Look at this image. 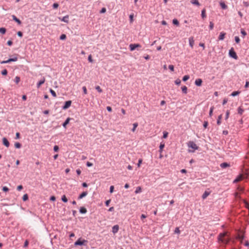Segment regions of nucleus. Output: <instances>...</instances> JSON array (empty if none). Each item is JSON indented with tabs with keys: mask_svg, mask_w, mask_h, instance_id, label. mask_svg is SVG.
<instances>
[{
	"mask_svg": "<svg viewBox=\"0 0 249 249\" xmlns=\"http://www.w3.org/2000/svg\"><path fill=\"white\" fill-rule=\"evenodd\" d=\"M79 212L81 213L85 214L87 213V209L85 207H81Z\"/></svg>",
	"mask_w": 249,
	"mask_h": 249,
	"instance_id": "obj_15",
	"label": "nucleus"
},
{
	"mask_svg": "<svg viewBox=\"0 0 249 249\" xmlns=\"http://www.w3.org/2000/svg\"><path fill=\"white\" fill-rule=\"evenodd\" d=\"M240 93V91H235L231 93V95L232 96H235L238 95Z\"/></svg>",
	"mask_w": 249,
	"mask_h": 249,
	"instance_id": "obj_26",
	"label": "nucleus"
},
{
	"mask_svg": "<svg viewBox=\"0 0 249 249\" xmlns=\"http://www.w3.org/2000/svg\"><path fill=\"white\" fill-rule=\"evenodd\" d=\"M168 68L172 71H174V66L173 65H169Z\"/></svg>",
	"mask_w": 249,
	"mask_h": 249,
	"instance_id": "obj_44",
	"label": "nucleus"
},
{
	"mask_svg": "<svg viewBox=\"0 0 249 249\" xmlns=\"http://www.w3.org/2000/svg\"><path fill=\"white\" fill-rule=\"evenodd\" d=\"M6 32V29L4 28H0V33L4 34Z\"/></svg>",
	"mask_w": 249,
	"mask_h": 249,
	"instance_id": "obj_36",
	"label": "nucleus"
},
{
	"mask_svg": "<svg viewBox=\"0 0 249 249\" xmlns=\"http://www.w3.org/2000/svg\"><path fill=\"white\" fill-rule=\"evenodd\" d=\"M190 78V76L189 75H186L185 76H183V78H182V80L183 81H186L187 80H188Z\"/></svg>",
	"mask_w": 249,
	"mask_h": 249,
	"instance_id": "obj_30",
	"label": "nucleus"
},
{
	"mask_svg": "<svg viewBox=\"0 0 249 249\" xmlns=\"http://www.w3.org/2000/svg\"><path fill=\"white\" fill-rule=\"evenodd\" d=\"M133 127L132 129V131L134 132L135 131L136 127L138 126V124L137 123H135L133 124Z\"/></svg>",
	"mask_w": 249,
	"mask_h": 249,
	"instance_id": "obj_28",
	"label": "nucleus"
},
{
	"mask_svg": "<svg viewBox=\"0 0 249 249\" xmlns=\"http://www.w3.org/2000/svg\"><path fill=\"white\" fill-rule=\"evenodd\" d=\"M2 190L4 191V192H7L9 191V189L6 187V186H4L2 188Z\"/></svg>",
	"mask_w": 249,
	"mask_h": 249,
	"instance_id": "obj_52",
	"label": "nucleus"
},
{
	"mask_svg": "<svg viewBox=\"0 0 249 249\" xmlns=\"http://www.w3.org/2000/svg\"><path fill=\"white\" fill-rule=\"evenodd\" d=\"M175 83L177 85H179L181 83V81L179 79H177L175 81Z\"/></svg>",
	"mask_w": 249,
	"mask_h": 249,
	"instance_id": "obj_38",
	"label": "nucleus"
},
{
	"mask_svg": "<svg viewBox=\"0 0 249 249\" xmlns=\"http://www.w3.org/2000/svg\"><path fill=\"white\" fill-rule=\"evenodd\" d=\"M17 60H18L17 57H15V58H10V59H9V61H10V62L16 61H17Z\"/></svg>",
	"mask_w": 249,
	"mask_h": 249,
	"instance_id": "obj_50",
	"label": "nucleus"
},
{
	"mask_svg": "<svg viewBox=\"0 0 249 249\" xmlns=\"http://www.w3.org/2000/svg\"><path fill=\"white\" fill-rule=\"evenodd\" d=\"M82 89H83L84 93L85 94H87V88L85 86L83 87Z\"/></svg>",
	"mask_w": 249,
	"mask_h": 249,
	"instance_id": "obj_48",
	"label": "nucleus"
},
{
	"mask_svg": "<svg viewBox=\"0 0 249 249\" xmlns=\"http://www.w3.org/2000/svg\"><path fill=\"white\" fill-rule=\"evenodd\" d=\"M175 232L176 233H180V230H179L178 228H176L175 230Z\"/></svg>",
	"mask_w": 249,
	"mask_h": 249,
	"instance_id": "obj_60",
	"label": "nucleus"
},
{
	"mask_svg": "<svg viewBox=\"0 0 249 249\" xmlns=\"http://www.w3.org/2000/svg\"><path fill=\"white\" fill-rule=\"evenodd\" d=\"M189 45L193 48L194 45V40L193 37H190L189 38Z\"/></svg>",
	"mask_w": 249,
	"mask_h": 249,
	"instance_id": "obj_11",
	"label": "nucleus"
},
{
	"mask_svg": "<svg viewBox=\"0 0 249 249\" xmlns=\"http://www.w3.org/2000/svg\"><path fill=\"white\" fill-rule=\"evenodd\" d=\"M21 146V145L20 143L19 142H16L15 143V147L16 148H20Z\"/></svg>",
	"mask_w": 249,
	"mask_h": 249,
	"instance_id": "obj_31",
	"label": "nucleus"
},
{
	"mask_svg": "<svg viewBox=\"0 0 249 249\" xmlns=\"http://www.w3.org/2000/svg\"><path fill=\"white\" fill-rule=\"evenodd\" d=\"M226 234L227 233L226 232L220 233L218 236V239H219V240L221 241L222 242L225 243L227 244L229 242V240H226L224 239H222L226 235Z\"/></svg>",
	"mask_w": 249,
	"mask_h": 249,
	"instance_id": "obj_4",
	"label": "nucleus"
},
{
	"mask_svg": "<svg viewBox=\"0 0 249 249\" xmlns=\"http://www.w3.org/2000/svg\"><path fill=\"white\" fill-rule=\"evenodd\" d=\"M229 54V55L230 57H231L235 59H237L238 58V56H237L236 53L234 51V49L233 48H231L230 50Z\"/></svg>",
	"mask_w": 249,
	"mask_h": 249,
	"instance_id": "obj_3",
	"label": "nucleus"
},
{
	"mask_svg": "<svg viewBox=\"0 0 249 249\" xmlns=\"http://www.w3.org/2000/svg\"><path fill=\"white\" fill-rule=\"evenodd\" d=\"M168 133L166 131H164L163 133V139H166L168 137Z\"/></svg>",
	"mask_w": 249,
	"mask_h": 249,
	"instance_id": "obj_33",
	"label": "nucleus"
},
{
	"mask_svg": "<svg viewBox=\"0 0 249 249\" xmlns=\"http://www.w3.org/2000/svg\"><path fill=\"white\" fill-rule=\"evenodd\" d=\"M95 89L100 93H101L103 91L102 89L99 86H96L95 87Z\"/></svg>",
	"mask_w": 249,
	"mask_h": 249,
	"instance_id": "obj_35",
	"label": "nucleus"
},
{
	"mask_svg": "<svg viewBox=\"0 0 249 249\" xmlns=\"http://www.w3.org/2000/svg\"><path fill=\"white\" fill-rule=\"evenodd\" d=\"M191 3H192L193 4H195L197 6L200 5V3L197 0H191Z\"/></svg>",
	"mask_w": 249,
	"mask_h": 249,
	"instance_id": "obj_19",
	"label": "nucleus"
},
{
	"mask_svg": "<svg viewBox=\"0 0 249 249\" xmlns=\"http://www.w3.org/2000/svg\"><path fill=\"white\" fill-rule=\"evenodd\" d=\"M142 159H139L138 161V163H137L138 167H140L142 162Z\"/></svg>",
	"mask_w": 249,
	"mask_h": 249,
	"instance_id": "obj_55",
	"label": "nucleus"
},
{
	"mask_svg": "<svg viewBox=\"0 0 249 249\" xmlns=\"http://www.w3.org/2000/svg\"><path fill=\"white\" fill-rule=\"evenodd\" d=\"M238 113L240 115H242L244 112V109L242 108L241 107H239L238 109Z\"/></svg>",
	"mask_w": 249,
	"mask_h": 249,
	"instance_id": "obj_20",
	"label": "nucleus"
},
{
	"mask_svg": "<svg viewBox=\"0 0 249 249\" xmlns=\"http://www.w3.org/2000/svg\"><path fill=\"white\" fill-rule=\"evenodd\" d=\"M113 191H114V186H111L110 187V189H109V192H110V193H113Z\"/></svg>",
	"mask_w": 249,
	"mask_h": 249,
	"instance_id": "obj_58",
	"label": "nucleus"
},
{
	"mask_svg": "<svg viewBox=\"0 0 249 249\" xmlns=\"http://www.w3.org/2000/svg\"><path fill=\"white\" fill-rule=\"evenodd\" d=\"M88 241L85 239L81 240V238L78 239L75 243L74 246H82L85 245V243H87Z\"/></svg>",
	"mask_w": 249,
	"mask_h": 249,
	"instance_id": "obj_2",
	"label": "nucleus"
},
{
	"mask_svg": "<svg viewBox=\"0 0 249 249\" xmlns=\"http://www.w3.org/2000/svg\"><path fill=\"white\" fill-rule=\"evenodd\" d=\"M244 203L246 207L249 210V203H248L246 200H244Z\"/></svg>",
	"mask_w": 249,
	"mask_h": 249,
	"instance_id": "obj_40",
	"label": "nucleus"
},
{
	"mask_svg": "<svg viewBox=\"0 0 249 249\" xmlns=\"http://www.w3.org/2000/svg\"><path fill=\"white\" fill-rule=\"evenodd\" d=\"M53 6L54 9H56L58 7V4L57 3H55L53 4Z\"/></svg>",
	"mask_w": 249,
	"mask_h": 249,
	"instance_id": "obj_62",
	"label": "nucleus"
},
{
	"mask_svg": "<svg viewBox=\"0 0 249 249\" xmlns=\"http://www.w3.org/2000/svg\"><path fill=\"white\" fill-rule=\"evenodd\" d=\"M230 166V164L227 162H223L220 164V167L222 168H225L227 167H229Z\"/></svg>",
	"mask_w": 249,
	"mask_h": 249,
	"instance_id": "obj_14",
	"label": "nucleus"
},
{
	"mask_svg": "<svg viewBox=\"0 0 249 249\" xmlns=\"http://www.w3.org/2000/svg\"><path fill=\"white\" fill-rule=\"evenodd\" d=\"M15 82L18 84L20 81V78L18 76H16L15 80Z\"/></svg>",
	"mask_w": 249,
	"mask_h": 249,
	"instance_id": "obj_43",
	"label": "nucleus"
},
{
	"mask_svg": "<svg viewBox=\"0 0 249 249\" xmlns=\"http://www.w3.org/2000/svg\"><path fill=\"white\" fill-rule=\"evenodd\" d=\"M243 179L242 175H239L236 179H235L233 181V183H236L240 180H241Z\"/></svg>",
	"mask_w": 249,
	"mask_h": 249,
	"instance_id": "obj_13",
	"label": "nucleus"
},
{
	"mask_svg": "<svg viewBox=\"0 0 249 249\" xmlns=\"http://www.w3.org/2000/svg\"><path fill=\"white\" fill-rule=\"evenodd\" d=\"M45 78H43L42 79L40 80L39 82L37 83V87L39 88L41 85H42L45 82Z\"/></svg>",
	"mask_w": 249,
	"mask_h": 249,
	"instance_id": "obj_16",
	"label": "nucleus"
},
{
	"mask_svg": "<svg viewBox=\"0 0 249 249\" xmlns=\"http://www.w3.org/2000/svg\"><path fill=\"white\" fill-rule=\"evenodd\" d=\"M1 74L3 75H6L7 74V71L6 69L3 70L1 71Z\"/></svg>",
	"mask_w": 249,
	"mask_h": 249,
	"instance_id": "obj_45",
	"label": "nucleus"
},
{
	"mask_svg": "<svg viewBox=\"0 0 249 249\" xmlns=\"http://www.w3.org/2000/svg\"><path fill=\"white\" fill-rule=\"evenodd\" d=\"M50 92H51V94H52V95L53 97H56V93H55V91L54 90H53V89H50Z\"/></svg>",
	"mask_w": 249,
	"mask_h": 249,
	"instance_id": "obj_46",
	"label": "nucleus"
},
{
	"mask_svg": "<svg viewBox=\"0 0 249 249\" xmlns=\"http://www.w3.org/2000/svg\"><path fill=\"white\" fill-rule=\"evenodd\" d=\"M240 39L238 36H235V41L236 43H239L240 42Z\"/></svg>",
	"mask_w": 249,
	"mask_h": 249,
	"instance_id": "obj_42",
	"label": "nucleus"
},
{
	"mask_svg": "<svg viewBox=\"0 0 249 249\" xmlns=\"http://www.w3.org/2000/svg\"><path fill=\"white\" fill-rule=\"evenodd\" d=\"M28 244H29V242H28V240H26L24 244V247L26 248L28 246Z\"/></svg>",
	"mask_w": 249,
	"mask_h": 249,
	"instance_id": "obj_54",
	"label": "nucleus"
},
{
	"mask_svg": "<svg viewBox=\"0 0 249 249\" xmlns=\"http://www.w3.org/2000/svg\"><path fill=\"white\" fill-rule=\"evenodd\" d=\"M15 21L16 22H17V23H18V25H20V24H21V21H20L19 19H18V18H17L16 19V20H15Z\"/></svg>",
	"mask_w": 249,
	"mask_h": 249,
	"instance_id": "obj_64",
	"label": "nucleus"
},
{
	"mask_svg": "<svg viewBox=\"0 0 249 249\" xmlns=\"http://www.w3.org/2000/svg\"><path fill=\"white\" fill-rule=\"evenodd\" d=\"M210 193L207 191H205L204 194L202 195V198L203 199H205L209 195Z\"/></svg>",
	"mask_w": 249,
	"mask_h": 249,
	"instance_id": "obj_18",
	"label": "nucleus"
},
{
	"mask_svg": "<svg viewBox=\"0 0 249 249\" xmlns=\"http://www.w3.org/2000/svg\"><path fill=\"white\" fill-rule=\"evenodd\" d=\"M187 146L189 148L193 149L194 150H197L199 148L193 141H189L187 143Z\"/></svg>",
	"mask_w": 249,
	"mask_h": 249,
	"instance_id": "obj_1",
	"label": "nucleus"
},
{
	"mask_svg": "<svg viewBox=\"0 0 249 249\" xmlns=\"http://www.w3.org/2000/svg\"><path fill=\"white\" fill-rule=\"evenodd\" d=\"M86 165L88 166V167H91L93 165V164L90 162H89L88 161L86 163Z\"/></svg>",
	"mask_w": 249,
	"mask_h": 249,
	"instance_id": "obj_53",
	"label": "nucleus"
},
{
	"mask_svg": "<svg viewBox=\"0 0 249 249\" xmlns=\"http://www.w3.org/2000/svg\"><path fill=\"white\" fill-rule=\"evenodd\" d=\"M119 227L118 225H114L112 227V232L114 234L117 233L119 231Z\"/></svg>",
	"mask_w": 249,
	"mask_h": 249,
	"instance_id": "obj_7",
	"label": "nucleus"
},
{
	"mask_svg": "<svg viewBox=\"0 0 249 249\" xmlns=\"http://www.w3.org/2000/svg\"><path fill=\"white\" fill-rule=\"evenodd\" d=\"M222 119V115H220L218 117V119H217V124L218 125H219L220 124H221V120Z\"/></svg>",
	"mask_w": 249,
	"mask_h": 249,
	"instance_id": "obj_24",
	"label": "nucleus"
},
{
	"mask_svg": "<svg viewBox=\"0 0 249 249\" xmlns=\"http://www.w3.org/2000/svg\"><path fill=\"white\" fill-rule=\"evenodd\" d=\"M213 109H214V107H211L210 111H209V116H210V117H211L212 116Z\"/></svg>",
	"mask_w": 249,
	"mask_h": 249,
	"instance_id": "obj_41",
	"label": "nucleus"
},
{
	"mask_svg": "<svg viewBox=\"0 0 249 249\" xmlns=\"http://www.w3.org/2000/svg\"><path fill=\"white\" fill-rule=\"evenodd\" d=\"M164 146H165L164 143H160V150H159V151L160 152H161L162 151V149L164 147Z\"/></svg>",
	"mask_w": 249,
	"mask_h": 249,
	"instance_id": "obj_29",
	"label": "nucleus"
},
{
	"mask_svg": "<svg viewBox=\"0 0 249 249\" xmlns=\"http://www.w3.org/2000/svg\"><path fill=\"white\" fill-rule=\"evenodd\" d=\"M59 149V147L57 145H55L53 147V150L55 152H57Z\"/></svg>",
	"mask_w": 249,
	"mask_h": 249,
	"instance_id": "obj_59",
	"label": "nucleus"
},
{
	"mask_svg": "<svg viewBox=\"0 0 249 249\" xmlns=\"http://www.w3.org/2000/svg\"><path fill=\"white\" fill-rule=\"evenodd\" d=\"M208 125V123L207 121H205L203 124V126L204 128H206Z\"/></svg>",
	"mask_w": 249,
	"mask_h": 249,
	"instance_id": "obj_56",
	"label": "nucleus"
},
{
	"mask_svg": "<svg viewBox=\"0 0 249 249\" xmlns=\"http://www.w3.org/2000/svg\"><path fill=\"white\" fill-rule=\"evenodd\" d=\"M181 89H182V92L184 93H187V87L186 86H183L181 87Z\"/></svg>",
	"mask_w": 249,
	"mask_h": 249,
	"instance_id": "obj_25",
	"label": "nucleus"
},
{
	"mask_svg": "<svg viewBox=\"0 0 249 249\" xmlns=\"http://www.w3.org/2000/svg\"><path fill=\"white\" fill-rule=\"evenodd\" d=\"M241 34L243 36V38H244V37L247 35L246 32L243 29H241Z\"/></svg>",
	"mask_w": 249,
	"mask_h": 249,
	"instance_id": "obj_27",
	"label": "nucleus"
},
{
	"mask_svg": "<svg viewBox=\"0 0 249 249\" xmlns=\"http://www.w3.org/2000/svg\"><path fill=\"white\" fill-rule=\"evenodd\" d=\"M229 115H230V111L227 110L226 111V116H225L226 120L228 119V118H229Z\"/></svg>",
	"mask_w": 249,
	"mask_h": 249,
	"instance_id": "obj_49",
	"label": "nucleus"
},
{
	"mask_svg": "<svg viewBox=\"0 0 249 249\" xmlns=\"http://www.w3.org/2000/svg\"><path fill=\"white\" fill-rule=\"evenodd\" d=\"M88 195L87 192H83L78 196V199H80Z\"/></svg>",
	"mask_w": 249,
	"mask_h": 249,
	"instance_id": "obj_12",
	"label": "nucleus"
},
{
	"mask_svg": "<svg viewBox=\"0 0 249 249\" xmlns=\"http://www.w3.org/2000/svg\"><path fill=\"white\" fill-rule=\"evenodd\" d=\"M173 24H174L176 26H178L179 24V21L177 19H174L173 20Z\"/></svg>",
	"mask_w": 249,
	"mask_h": 249,
	"instance_id": "obj_23",
	"label": "nucleus"
},
{
	"mask_svg": "<svg viewBox=\"0 0 249 249\" xmlns=\"http://www.w3.org/2000/svg\"><path fill=\"white\" fill-rule=\"evenodd\" d=\"M244 237H244V232H243L242 235H241L240 233H239L237 235L236 238L238 239H240V240H242L244 239Z\"/></svg>",
	"mask_w": 249,
	"mask_h": 249,
	"instance_id": "obj_21",
	"label": "nucleus"
},
{
	"mask_svg": "<svg viewBox=\"0 0 249 249\" xmlns=\"http://www.w3.org/2000/svg\"><path fill=\"white\" fill-rule=\"evenodd\" d=\"M28 199V196L27 194H25L23 195L22 197V199L23 201H25Z\"/></svg>",
	"mask_w": 249,
	"mask_h": 249,
	"instance_id": "obj_32",
	"label": "nucleus"
},
{
	"mask_svg": "<svg viewBox=\"0 0 249 249\" xmlns=\"http://www.w3.org/2000/svg\"><path fill=\"white\" fill-rule=\"evenodd\" d=\"M106 12V8H102V9L100 11V13H104Z\"/></svg>",
	"mask_w": 249,
	"mask_h": 249,
	"instance_id": "obj_61",
	"label": "nucleus"
},
{
	"mask_svg": "<svg viewBox=\"0 0 249 249\" xmlns=\"http://www.w3.org/2000/svg\"><path fill=\"white\" fill-rule=\"evenodd\" d=\"M69 17L68 16L63 17V22L68 23Z\"/></svg>",
	"mask_w": 249,
	"mask_h": 249,
	"instance_id": "obj_39",
	"label": "nucleus"
},
{
	"mask_svg": "<svg viewBox=\"0 0 249 249\" xmlns=\"http://www.w3.org/2000/svg\"><path fill=\"white\" fill-rule=\"evenodd\" d=\"M226 34V33L221 32L220 33L219 36L218 37L219 40H223L225 38V36Z\"/></svg>",
	"mask_w": 249,
	"mask_h": 249,
	"instance_id": "obj_10",
	"label": "nucleus"
},
{
	"mask_svg": "<svg viewBox=\"0 0 249 249\" xmlns=\"http://www.w3.org/2000/svg\"><path fill=\"white\" fill-rule=\"evenodd\" d=\"M214 27V24L212 21L210 22L209 28L210 30H213Z\"/></svg>",
	"mask_w": 249,
	"mask_h": 249,
	"instance_id": "obj_37",
	"label": "nucleus"
},
{
	"mask_svg": "<svg viewBox=\"0 0 249 249\" xmlns=\"http://www.w3.org/2000/svg\"><path fill=\"white\" fill-rule=\"evenodd\" d=\"M202 80L201 79L198 78L195 81V84L197 86H201L202 85Z\"/></svg>",
	"mask_w": 249,
	"mask_h": 249,
	"instance_id": "obj_9",
	"label": "nucleus"
},
{
	"mask_svg": "<svg viewBox=\"0 0 249 249\" xmlns=\"http://www.w3.org/2000/svg\"><path fill=\"white\" fill-rule=\"evenodd\" d=\"M88 60L90 62H93V60H92V56L91 55H89V56H88Z\"/></svg>",
	"mask_w": 249,
	"mask_h": 249,
	"instance_id": "obj_57",
	"label": "nucleus"
},
{
	"mask_svg": "<svg viewBox=\"0 0 249 249\" xmlns=\"http://www.w3.org/2000/svg\"><path fill=\"white\" fill-rule=\"evenodd\" d=\"M2 142L3 144L7 147L9 146V142L6 138H3L2 139Z\"/></svg>",
	"mask_w": 249,
	"mask_h": 249,
	"instance_id": "obj_8",
	"label": "nucleus"
},
{
	"mask_svg": "<svg viewBox=\"0 0 249 249\" xmlns=\"http://www.w3.org/2000/svg\"><path fill=\"white\" fill-rule=\"evenodd\" d=\"M17 35L19 37H22V33L21 32H20V31H18L17 33Z\"/></svg>",
	"mask_w": 249,
	"mask_h": 249,
	"instance_id": "obj_63",
	"label": "nucleus"
},
{
	"mask_svg": "<svg viewBox=\"0 0 249 249\" xmlns=\"http://www.w3.org/2000/svg\"><path fill=\"white\" fill-rule=\"evenodd\" d=\"M201 17L203 18H204L206 17V10L205 9H203L201 11Z\"/></svg>",
	"mask_w": 249,
	"mask_h": 249,
	"instance_id": "obj_22",
	"label": "nucleus"
},
{
	"mask_svg": "<svg viewBox=\"0 0 249 249\" xmlns=\"http://www.w3.org/2000/svg\"><path fill=\"white\" fill-rule=\"evenodd\" d=\"M243 4L246 7H249V3L247 1H243Z\"/></svg>",
	"mask_w": 249,
	"mask_h": 249,
	"instance_id": "obj_51",
	"label": "nucleus"
},
{
	"mask_svg": "<svg viewBox=\"0 0 249 249\" xmlns=\"http://www.w3.org/2000/svg\"><path fill=\"white\" fill-rule=\"evenodd\" d=\"M71 104V101L69 100L65 102L64 105H63V109H66L68 108Z\"/></svg>",
	"mask_w": 249,
	"mask_h": 249,
	"instance_id": "obj_6",
	"label": "nucleus"
},
{
	"mask_svg": "<svg viewBox=\"0 0 249 249\" xmlns=\"http://www.w3.org/2000/svg\"><path fill=\"white\" fill-rule=\"evenodd\" d=\"M220 5L223 9H225L227 8V6L224 2L220 3Z\"/></svg>",
	"mask_w": 249,
	"mask_h": 249,
	"instance_id": "obj_34",
	"label": "nucleus"
},
{
	"mask_svg": "<svg viewBox=\"0 0 249 249\" xmlns=\"http://www.w3.org/2000/svg\"><path fill=\"white\" fill-rule=\"evenodd\" d=\"M141 47V45L140 44H130L129 45V48L131 51H134L137 48Z\"/></svg>",
	"mask_w": 249,
	"mask_h": 249,
	"instance_id": "obj_5",
	"label": "nucleus"
},
{
	"mask_svg": "<svg viewBox=\"0 0 249 249\" xmlns=\"http://www.w3.org/2000/svg\"><path fill=\"white\" fill-rule=\"evenodd\" d=\"M71 119H72L71 118H68L63 123V127H66V126L69 124L70 121Z\"/></svg>",
	"mask_w": 249,
	"mask_h": 249,
	"instance_id": "obj_17",
	"label": "nucleus"
},
{
	"mask_svg": "<svg viewBox=\"0 0 249 249\" xmlns=\"http://www.w3.org/2000/svg\"><path fill=\"white\" fill-rule=\"evenodd\" d=\"M141 191V188L140 187H138L137 188L136 190H135V193L137 194L138 193H140Z\"/></svg>",
	"mask_w": 249,
	"mask_h": 249,
	"instance_id": "obj_47",
	"label": "nucleus"
}]
</instances>
